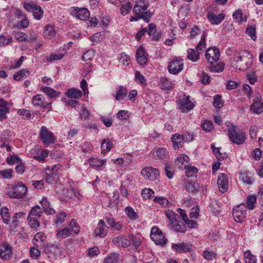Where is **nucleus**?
I'll return each mask as SVG.
<instances>
[{
	"instance_id": "17",
	"label": "nucleus",
	"mask_w": 263,
	"mask_h": 263,
	"mask_svg": "<svg viewBox=\"0 0 263 263\" xmlns=\"http://www.w3.org/2000/svg\"><path fill=\"white\" fill-rule=\"evenodd\" d=\"M250 109L257 114L263 112V101H261V97L259 95L257 96L253 100V103L250 105Z\"/></svg>"
},
{
	"instance_id": "4",
	"label": "nucleus",
	"mask_w": 263,
	"mask_h": 263,
	"mask_svg": "<svg viewBox=\"0 0 263 263\" xmlns=\"http://www.w3.org/2000/svg\"><path fill=\"white\" fill-rule=\"evenodd\" d=\"M40 138L45 145H50L55 143L56 138L46 126H42L40 131Z\"/></svg>"
},
{
	"instance_id": "27",
	"label": "nucleus",
	"mask_w": 263,
	"mask_h": 263,
	"mask_svg": "<svg viewBox=\"0 0 263 263\" xmlns=\"http://www.w3.org/2000/svg\"><path fill=\"white\" fill-rule=\"evenodd\" d=\"M112 146L113 143L112 142V140L108 138H104L101 142V153L104 155L105 154L110 151Z\"/></svg>"
},
{
	"instance_id": "6",
	"label": "nucleus",
	"mask_w": 263,
	"mask_h": 263,
	"mask_svg": "<svg viewBox=\"0 0 263 263\" xmlns=\"http://www.w3.org/2000/svg\"><path fill=\"white\" fill-rule=\"evenodd\" d=\"M183 60L180 58H175L168 64L167 68L170 73L176 74L183 69Z\"/></svg>"
},
{
	"instance_id": "62",
	"label": "nucleus",
	"mask_w": 263,
	"mask_h": 263,
	"mask_svg": "<svg viewBox=\"0 0 263 263\" xmlns=\"http://www.w3.org/2000/svg\"><path fill=\"white\" fill-rule=\"evenodd\" d=\"M203 256L207 260H213L216 258L217 254L212 251L205 250L203 253Z\"/></svg>"
},
{
	"instance_id": "34",
	"label": "nucleus",
	"mask_w": 263,
	"mask_h": 263,
	"mask_svg": "<svg viewBox=\"0 0 263 263\" xmlns=\"http://www.w3.org/2000/svg\"><path fill=\"white\" fill-rule=\"evenodd\" d=\"M211 148L213 149V153L219 160H223L227 157V154L226 153H222L220 150V147H216L214 144L212 143L211 144Z\"/></svg>"
},
{
	"instance_id": "18",
	"label": "nucleus",
	"mask_w": 263,
	"mask_h": 263,
	"mask_svg": "<svg viewBox=\"0 0 263 263\" xmlns=\"http://www.w3.org/2000/svg\"><path fill=\"white\" fill-rule=\"evenodd\" d=\"M226 15L224 13H220L216 15L212 11L208 12L207 18L212 25H218L224 19Z\"/></svg>"
},
{
	"instance_id": "53",
	"label": "nucleus",
	"mask_w": 263,
	"mask_h": 263,
	"mask_svg": "<svg viewBox=\"0 0 263 263\" xmlns=\"http://www.w3.org/2000/svg\"><path fill=\"white\" fill-rule=\"evenodd\" d=\"M13 35L14 38L18 41L24 42L28 41V35L22 32H14Z\"/></svg>"
},
{
	"instance_id": "50",
	"label": "nucleus",
	"mask_w": 263,
	"mask_h": 263,
	"mask_svg": "<svg viewBox=\"0 0 263 263\" xmlns=\"http://www.w3.org/2000/svg\"><path fill=\"white\" fill-rule=\"evenodd\" d=\"M68 226L70 227V232H72L74 234H76L80 232V227L74 219H72L69 223Z\"/></svg>"
},
{
	"instance_id": "33",
	"label": "nucleus",
	"mask_w": 263,
	"mask_h": 263,
	"mask_svg": "<svg viewBox=\"0 0 263 263\" xmlns=\"http://www.w3.org/2000/svg\"><path fill=\"white\" fill-rule=\"evenodd\" d=\"M0 215L4 223L6 224L10 223V216L8 208L6 206L2 207L0 210Z\"/></svg>"
},
{
	"instance_id": "49",
	"label": "nucleus",
	"mask_w": 263,
	"mask_h": 263,
	"mask_svg": "<svg viewBox=\"0 0 263 263\" xmlns=\"http://www.w3.org/2000/svg\"><path fill=\"white\" fill-rule=\"evenodd\" d=\"M128 237L130 241V244L132 243L136 249H137L141 245V239L140 237H136L133 234L128 235Z\"/></svg>"
},
{
	"instance_id": "12",
	"label": "nucleus",
	"mask_w": 263,
	"mask_h": 263,
	"mask_svg": "<svg viewBox=\"0 0 263 263\" xmlns=\"http://www.w3.org/2000/svg\"><path fill=\"white\" fill-rule=\"evenodd\" d=\"M45 98L42 95H36L34 96L32 99V104L34 106H40L43 109H48V110H51V102L45 103Z\"/></svg>"
},
{
	"instance_id": "47",
	"label": "nucleus",
	"mask_w": 263,
	"mask_h": 263,
	"mask_svg": "<svg viewBox=\"0 0 263 263\" xmlns=\"http://www.w3.org/2000/svg\"><path fill=\"white\" fill-rule=\"evenodd\" d=\"M244 258L246 263H255L257 260L256 256L251 254L249 250L244 252Z\"/></svg>"
},
{
	"instance_id": "40",
	"label": "nucleus",
	"mask_w": 263,
	"mask_h": 263,
	"mask_svg": "<svg viewBox=\"0 0 263 263\" xmlns=\"http://www.w3.org/2000/svg\"><path fill=\"white\" fill-rule=\"evenodd\" d=\"M174 230L178 232H184L186 230V226L184 222H181L179 220H177L176 222H174L172 224Z\"/></svg>"
},
{
	"instance_id": "57",
	"label": "nucleus",
	"mask_w": 263,
	"mask_h": 263,
	"mask_svg": "<svg viewBox=\"0 0 263 263\" xmlns=\"http://www.w3.org/2000/svg\"><path fill=\"white\" fill-rule=\"evenodd\" d=\"M42 213L41 208L39 205H36L31 209L29 215L31 216H33V217L40 218Z\"/></svg>"
},
{
	"instance_id": "61",
	"label": "nucleus",
	"mask_w": 263,
	"mask_h": 263,
	"mask_svg": "<svg viewBox=\"0 0 263 263\" xmlns=\"http://www.w3.org/2000/svg\"><path fill=\"white\" fill-rule=\"evenodd\" d=\"M12 174L13 170L10 168L0 171V175L5 179H11L12 177Z\"/></svg>"
},
{
	"instance_id": "41",
	"label": "nucleus",
	"mask_w": 263,
	"mask_h": 263,
	"mask_svg": "<svg viewBox=\"0 0 263 263\" xmlns=\"http://www.w3.org/2000/svg\"><path fill=\"white\" fill-rule=\"evenodd\" d=\"M224 68V64L219 62L215 65H211L209 67V70L212 72H221Z\"/></svg>"
},
{
	"instance_id": "5",
	"label": "nucleus",
	"mask_w": 263,
	"mask_h": 263,
	"mask_svg": "<svg viewBox=\"0 0 263 263\" xmlns=\"http://www.w3.org/2000/svg\"><path fill=\"white\" fill-rule=\"evenodd\" d=\"M151 238L157 245L164 246L167 242V239L158 227H153L151 232Z\"/></svg>"
},
{
	"instance_id": "51",
	"label": "nucleus",
	"mask_w": 263,
	"mask_h": 263,
	"mask_svg": "<svg viewBox=\"0 0 263 263\" xmlns=\"http://www.w3.org/2000/svg\"><path fill=\"white\" fill-rule=\"evenodd\" d=\"M119 259L118 255L113 253L109 254L104 260V263H117Z\"/></svg>"
},
{
	"instance_id": "63",
	"label": "nucleus",
	"mask_w": 263,
	"mask_h": 263,
	"mask_svg": "<svg viewBox=\"0 0 263 263\" xmlns=\"http://www.w3.org/2000/svg\"><path fill=\"white\" fill-rule=\"evenodd\" d=\"M213 104L215 107H217L218 108H221L223 106V103L221 101L220 96L216 95L214 97Z\"/></svg>"
},
{
	"instance_id": "28",
	"label": "nucleus",
	"mask_w": 263,
	"mask_h": 263,
	"mask_svg": "<svg viewBox=\"0 0 263 263\" xmlns=\"http://www.w3.org/2000/svg\"><path fill=\"white\" fill-rule=\"evenodd\" d=\"M185 189L190 193H194L199 191V185L197 182L187 181L184 183Z\"/></svg>"
},
{
	"instance_id": "36",
	"label": "nucleus",
	"mask_w": 263,
	"mask_h": 263,
	"mask_svg": "<svg viewBox=\"0 0 263 263\" xmlns=\"http://www.w3.org/2000/svg\"><path fill=\"white\" fill-rule=\"evenodd\" d=\"M187 58L192 62H195L199 59V54H200L196 50L190 48L187 51Z\"/></svg>"
},
{
	"instance_id": "13",
	"label": "nucleus",
	"mask_w": 263,
	"mask_h": 263,
	"mask_svg": "<svg viewBox=\"0 0 263 263\" xmlns=\"http://www.w3.org/2000/svg\"><path fill=\"white\" fill-rule=\"evenodd\" d=\"M60 167V165H54L51 170L49 169L47 172L46 181L49 184H53L58 180V171Z\"/></svg>"
},
{
	"instance_id": "19",
	"label": "nucleus",
	"mask_w": 263,
	"mask_h": 263,
	"mask_svg": "<svg viewBox=\"0 0 263 263\" xmlns=\"http://www.w3.org/2000/svg\"><path fill=\"white\" fill-rule=\"evenodd\" d=\"M71 14L75 15L77 18L83 21L87 20L90 16L89 11L86 8H74Z\"/></svg>"
},
{
	"instance_id": "35",
	"label": "nucleus",
	"mask_w": 263,
	"mask_h": 263,
	"mask_svg": "<svg viewBox=\"0 0 263 263\" xmlns=\"http://www.w3.org/2000/svg\"><path fill=\"white\" fill-rule=\"evenodd\" d=\"M165 214L167 218L169 219L171 224L174 222H176L177 220L180 219V216L177 214L175 213L174 211L171 210H166Z\"/></svg>"
},
{
	"instance_id": "22",
	"label": "nucleus",
	"mask_w": 263,
	"mask_h": 263,
	"mask_svg": "<svg viewBox=\"0 0 263 263\" xmlns=\"http://www.w3.org/2000/svg\"><path fill=\"white\" fill-rule=\"evenodd\" d=\"M112 242L116 246L123 248H126L130 245L128 239L122 235L114 238Z\"/></svg>"
},
{
	"instance_id": "32",
	"label": "nucleus",
	"mask_w": 263,
	"mask_h": 263,
	"mask_svg": "<svg viewBox=\"0 0 263 263\" xmlns=\"http://www.w3.org/2000/svg\"><path fill=\"white\" fill-rule=\"evenodd\" d=\"M66 96L71 99H79L82 96V91L74 88L69 89L66 92Z\"/></svg>"
},
{
	"instance_id": "20",
	"label": "nucleus",
	"mask_w": 263,
	"mask_h": 263,
	"mask_svg": "<svg viewBox=\"0 0 263 263\" xmlns=\"http://www.w3.org/2000/svg\"><path fill=\"white\" fill-rule=\"evenodd\" d=\"M12 254V248L9 244L4 243L0 245V256L2 259H8Z\"/></svg>"
},
{
	"instance_id": "60",
	"label": "nucleus",
	"mask_w": 263,
	"mask_h": 263,
	"mask_svg": "<svg viewBox=\"0 0 263 263\" xmlns=\"http://www.w3.org/2000/svg\"><path fill=\"white\" fill-rule=\"evenodd\" d=\"M154 194V191L151 189L145 188L141 192V196L145 199H149Z\"/></svg>"
},
{
	"instance_id": "45",
	"label": "nucleus",
	"mask_w": 263,
	"mask_h": 263,
	"mask_svg": "<svg viewBox=\"0 0 263 263\" xmlns=\"http://www.w3.org/2000/svg\"><path fill=\"white\" fill-rule=\"evenodd\" d=\"M126 95L127 91L126 88L123 86H121L119 87V89L115 96V98L117 101H121L123 100Z\"/></svg>"
},
{
	"instance_id": "38",
	"label": "nucleus",
	"mask_w": 263,
	"mask_h": 263,
	"mask_svg": "<svg viewBox=\"0 0 263 263\" xmlns=\"http://www.w3.org/2000/svg\"><path fill=\"white\" fill-rule=\"evenodd\" d=\"M159 85L162 89H170L173 87V83L168 79L164 77L160 79Z\"/></svg>"
},
{
	"instance_id": "54",
	"label": "nucleus",
	"mask_w": 263,
	"mask_h": 263,
	"mask_svg": "<svg viewBox=\"0 0 263 263\" xmlns=\"http://www.w3.org/2000/svg\"><path fill=\"white\" fill-rule=\"evenodd\" d=\"M39 218L38 217L28 215V223L32 228H35L40 226V222L38 220Z\"/></svg>"
},
{
	"instance_id": "7",
	"label": "nucleus",
	"mask_w": 263,
	"mask_h": 263,
	"mask_svg": "<svg viewBox=\"0 0 263 263\" xmlns=\"http://www.w3.org/2000/svg\"><path fill=\"white\" fill-rule=\"evenodd\" d=\"M24 8L28 12H32L34 18L37 20L41 19L44 11L41 7L34 3H24Z\"/></svg>"
},
{
	"instance_id": "59",
	"label": "nucleus",
	"mask_w": 263,
	"mask_h": 263,
	"mask_svg": "<svg viewBox=\"0 0 263 263\" xmlns=\"http://www.w3.org/2000/svg\"><path fill=\"white\" fill-rule=\"evenodd\" d=\"M233 17L235 21L239 24L242 23V12L240 9L235 11L233 13Z\"/></svg>"
},
{
	"instance_id": "42",
	"label": "nucleus",
	"mask_w": 263,
	"mask_h": 263,
	"mask_svg": "<svg viewBox=\"0 0 263 263\" xmlns=\"http://www.w3.org/2000/svg\"><path fill=\"white\" fill-rule=\"evenodd\" d=\"M44 35L50 39L52 38L55 34V31L53 25L48 24L45 26Z\"/></svg>"
},
{
	"instance_id": "31",
	"label": "nucleus",
	"mask_w": 263,
	"mask_h": 263,
	"mask_svg": "<svg viewBox=\"0 0 263 263\" xmlns=\"http://www.w3.org/2000/svg\"><path fill=\"white\" fill-rule=\"evenodd\" d=\"M30 74V71L27 69H22L15 73L13 79L16 81H21L26 78Z\"/></svg>"
},
{
	"instance_id": "11",
	"label": "nucleus",
	"mask_w": 263,
	"mask_h": 263,
	"mask_svg": "<svg viewBox=\"0 0 263 263\" xmlns=\"http://www.w3.org/2000/svg\"><path fill=\"white\" fill-rule=\"evenodd\" d=\"M205 57L208 62L211 64L216 62L219 59V49L216 47L209 48L205 52Z\"/></svg>"
},
{
	"instance_id": "3",
	"label": "nucleus",
	"mask_w": 263,
	"mask_h": 263,
	"mask_svg": "<svg viewBox=\"0 0 263 263\" xmlns=\"http://www.w3.org/2000/svg\"><path fill=\"white\" fill-rule=\"evenodd\" d=\"M227 130L229 138L232 143L237 145L244 143L247 136L242 130L239 129L237 126L233 125L229 127Z\"/></svg>"
},
{
	"instance_id": "24",
	"label": "nucleus",
	"mask_w": 263,
	"mask_h": 263,
	"mask_svg": "<svg viewBox=\"0 0 263 263\" xmlns=\"http://www.w3.org/2000/svg\"><path fill=\"white\" fill-rule=\"evenodd\" d=\"M136 58L137 62L141 65H144L146 64L147 58L145 52L142 47L139 48L136 52Z\"/></svg>"
},
{
	"instance_id": "48",
	"label": "nucleus",
	"mask_w": 263,
	"mask_h": 263,
	"mask_svg": "<svg viewBox=\"0 0 263 263\" xmlns=\"http://www.w3.org/2000/svg\"><path fill=\"white\" fill-rule=\"evenodd\" d=\"M154 201L155 202L159 203L164 208H168L171 205V203L166 198L156 196L154 199Z\"/></svg>"
},
{
	"instance_id": "16",
	"label": "nucleus",
	"mask_w": 263,
	"mask_h": 263,
	"mask_svg": "<svg viewBox=\"0 0 263 263\" xmlns=\"http://www.w3.org/2000/svg\"><path fill=\"white\" fill-rule=\"evenodd\" d=\"M171 248L173 250L179 253L189 252L191 251V245L183 242L177 243H172Z\"/></svg>"
},
{
	"instance_id": "64",
	"label": "nucleus",
	"mask_w": 263,
	"mask_h": 263,
	"mask_svg": "<svg viewBox=\"0 0 263 263\" xmlns=\"http://www.w3.org/2000/svg\"><path fill=\"white\" fill-rule=\"evenodd\" d=\"M117 117L120 120H126L129 118L128 111L127 110H121L117 114Z\"/></svg>"
},
{
	"instance_id": "23",
	"label": "nucleus",
	"mask_w": 263,
	"mask_h": 263,
	"mask_svg": "<svg viewBox=\"0 0 263 263\" xmlns=\"http://www.w3.org/2000/svg\"><path fill=\"white\" fill-rule=\"evenodd\" d=\"M171 139L173 143V147L175 149H178L180 147H181V143L185 141L184 136L177 133L174 134Z\"/></svg>"
},
{
	"instance_id": "39",
	"label": "nucleus",
	"mask_w": 263,
	"mask_h": 263,
	"mask_svg": "<svg viewBox=\"0 0 263 263\" xmlns=\"http://www.w3.org/2000/svg\"><path fill=\"white\" fill-rule=\"evenodd\" d=\"M89 164L93 167H99L105 164L106 160L100 159L97 158H93L89 159Z\"/></svg>"
},
{
	"instance_id": "43",
	"label": "nucleus",
	"mask_w": 263,
	"mask_h": 263,
	"mask_svg": "<svg viewBox=\"0 0 263 263\" xmlns=\"http://www.w3.org/2000/svg\"><path fill=\"white\" fill-rule=\"evenodd\" d=\"M124 212L129 219L135 220L137 219L138 215L133 208L127 206L125 208Z\"/></svg>"
},
{
	"instance_id": "15",
	"label": "nucleus",
	"mask_w": 263,
	"mask_h": 263,
	"mask_svg": "<svg viewBox=\"0 0 263 263\" xmlns=\"http://www.w3.org/2000/svg\"><path fill=\"white\" fill-rule=\"evenodd\" d=\"M217 185L219 191L222 193H225L228 189V176L224 173H220L217 179Z\"/></svg>"
},
{
	"instance_id": "2",
	"label": "nucleus",
	"mask_w": 263,
	"mask_h": 263,
	"mask_svg": "<svg viewBox=\"0 0 263 263\" xmlns=\"http://www.w3.org/2000/svg\"><path fill=\"white\" fill-rule=\"evenodd\" d=\"M252 63V55L247 50L240 51L234 55L231 65L236 69L242 70L249 68Z\"/></svg>"
},
{
	"instance_id": "26",
	"label": "nucleus",
	"mask_w": 263,
	"mask_h": 263,
	"mask_svg": "<svg viewBox=\"0 0 263 263\" xmlns=\"http://www.w3.org/2000/svg\"><path fill=\"white\" fill-rule=\"evenodd\" d=\"M106 228L103 220H100L98 225L95 230V233L97 236L104 237L106 235Z\"/></svg>"
},
{
	"instance_id": "1",
	"label": "nucleus",
	"mask_w": 263,
	"mask_h": 263,
	"mask_svg": "<svg viewBox=\"0 0 263 263\" xmlns=\"http://www.w3.org/2000/svg\"><path fill=\"white\" fill-rule=\"evenodd\" d=\"M149 6V0H137L133 8L135 16H131L130 22L137 21L143 19L146 22H149L152 13L150 10H147Z\"/></svg>"
},
{
	"instance_id": "55",
	"label": "nucleus",
	"mask_w": 263,
	"mask_h": 263,
	"mask_svg": "<svg viewBox=\"0 0 263 263\" xmlns=\"http://www.w3.org/2000/svg\"><path fill=\"white\" fill-rule=\"evenodd\" d=\"M45 234L42 232H38L35 235L33 239V243L35 244L36 246H38L37 242H40L41 243L45 240ZM41 244H40V246Z\"/></svg>"
},
{
	"instance_id": "9",
	"label": "nucleus",
	"mask_w": 263,
	"mask_h": 263,
	"mask_svg": "<svg viewBox=\"0 0 263 263\" xmlns=\"http://www.w3.org/2000/svg\"><path fill=\"white\" fill-rule=\"evenodd\" d=\"M176 102L182 112H187L195 106L194 103L190 101V96L177 100Z\"/></svg>"
},
{
	"instance_id": "10",
	"label": "nucleus",
	"mask_w": 263,
	"mask_h": 263,
	"mask_svg": "<svg viewBox=\"0 0 263 263\" xmlns=\"http://www.w3.org/2000/svg\"><path fill=\"white\" fill-rule=\"evenodd\" d=\"M27 187L23 184H18L13 187V191L10 192L9 196L15 199L22 198L27 194Z\"/></svg>"
},
{
	"instance_id": "8",
	"label": "nucleus",
	"mask_w": 263,
	"mask_h": 263,
	"mask_svg": "<svg viewBox=\"0 0 263 263\" xmlns=\"http://www.w3.org/2000/svg\"><path fill=\"white\" fill-rule=\"evenodd\" d=\"M247 207L245 204H240L234 208L233 215L235 221L242 222L246 217Z\"/></svg>"
},
{
	"instance_id": "44",
	"label": "nucleus",
	"mask_w": 263,
	"mask_h": 263,
	"mask_svg": "<svg viewBox=\"0 0 263 263\" xmlns=\"http://www.w3.org/2000/svg\"><path fill=\"white\" fill-rule=\"evenodd\" d=\"M189 160V157L186 155H181L178 157L175 160V163L179 168H181L183 165L187 163Z\"/></svg>"
},
{
	"instance_id": "56",
	"label": "nucleus",
	"mask_w": 263,
	"mask_h": 263,
	"mask_svg": "<svg viewBox=\"0 0 263 263\" xmlns=\"http://www.w3.org/2000/svg\"><path fill=\"white\" fill-rule=\"evenodd\" d=\"M132 8V4L129 2H126L125 4L122 5L120 9V12L122 15H125L130 12Z\"/></svg>"
},
{
	"instance_id": "14",
	"label": "nucleus",
	"mask_w": 263,
	"mask_h": 263,
	"mask_svg": "<svg viewBox=\"0 0 263 263\" xmlns=\"http://www.w3.org/2000/svg\"><path fill=\"white\" fill-rule=\"evenodd\" d=\"M141 174L146 179L151 181L155 180L159 176V171L152 167H147L141 171Z\"/></svg>"
},
{
	"instance_id": "25",
	"label": "nucleus",
	"mask_w": 263,
	"mask_h": 263,
	"mask_svg": "<svg viewBox=\"0 0 263 263\" xmlns=\"http://www.w3.org/2000/svg\"><path fill=\"white\" fill-rule=\"evenodd\" d=\"M40 202L42 204L45 213L49 215L54 214L55 213V210L51 207L50 203L46 197H43Z\"/></svg>"
},
{
	"instance_id": "52",
	"label": "nucleus",
	"mask_w": 263,
	"mask_h": 263,
	"mask_svg": "<svg viewBox=\"0 0 263 263\" xmlns=\"http://www.w3.org/2000/svg\"><path fill=\"white\" fill-rule=\"evenodd\" d=\"M185 175L187 177H192L195 176L198 173V169L195 167L192 166H188L186 167L185 166Z\"/></svg>"
},
{
	"instance_id": "30",
	"label": "nucleus",
	"mask_w": 263,
	"mask_h": 263,
	"mask_svg": "<svg viewBox=\"0 0 263 263\" xmlns=\"http://www.w3.org/2000/svg\"><path fill=\"white\" fill-rule=\"evenodd\" d=\"M41 90L50 99H54L60 95V92L55 90L50 87H41Z\"/></svg>"
},
{
	"instance_id": "58",
	"label": "nucleus",
	"mask_w": 263,
	"mask_h": 263,
	"mask_svg": "<svg viewBox=\"0 0 263 263\" xmlns=\"http://www.w3.org/2000/svg\"><path fill=\"white\" fill-rule=\"evenodd\" d=\"M256 202V197L255 195L249 196L247 198V204L249 210H253L254 208V204Z\"/></svg>"
},
{
	"instance_id": "29",
	"label": "nucleus",
	"mask_w": 263,
	"mask_h": 263,
	"mask_svg": "<svg viewBox=\"0 0 263 263\" xmlns=\"http://www.w3.org/2000/svg\"><path fill=\"white\" fill-rule=\"evenodd\" d=\"M105 220L107 224L111 229L117 231H120L123 228L122 224L119 221L116 222L115 219L113 218L106 217Z\"/></svg>"
},
{
	"instance_id": "37",
	"label": "nucleus",
	"mask_w": 263,
	"mask_h": 263,
	"mask_svg": "<svg viewBox=\"0 0 263 263\" xmlns=\"http://www.w3.org/2000/svg\"><path fill=\"white\" fill-rule=\"evenodd\" d=\"M71 234L69 228H65L57 231V237L59 239L66 238L69 237Z\"/></svg>"
},
{
	"instance_id": "46",
	"label": "nucleus",
	"mask_w": 263,
	"mask_h": 263,
	"mask_svg": "<svg viewBox=\"0 0 263 263\" xmlns=\"http://www.w3.org/2000/svg\"><path fill=\"white\" fill-rule=\"evenodd\" d=\"M206 48L205 35L203 34L201 36V40L196 47V50L201 53Z\"/></svg>"
},
{
	"instance_id": "21",
	"label": "nucleus",
	"mask_w": 263,
	"mask_h": 263,
	"mask_svg": "<svg viewBox=\"0 0 263 263\" xmlns=\"http://www.w3.org/2000/svg\"><path fill=\"white\" fill-rule=\"evenodd\" d=\"M153 154L156 159L161 160H166L168 158L169 156L168 151L164 147L154 148Z\"/></svg>"
}]
</instances>
